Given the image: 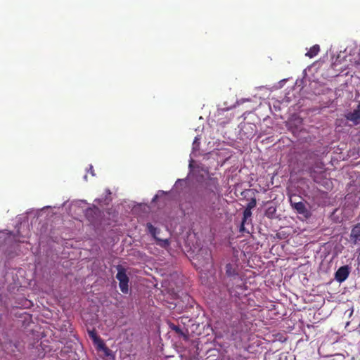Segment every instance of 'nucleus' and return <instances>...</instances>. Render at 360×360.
<instances>
[{
	"instance_id": "15",
	"label": "nucleus",
	"mask_w": 360,
	"mask_h": 360,
	"mask_svg": "<svg viewBox=\"0 0 360 360\" xmlns=\"http://www.w3.org/2000/svg\"><path fill=\"white\" fill-rule=\"evenodd\" d=\"M276 212V208L275 207H269L267 211H266V215L268 217H272V215L275 213Z\"/></svg>"
},
{
	"instance_id": "6",
	"label": "nucleus",
	"mask_w": 360,
	"mask_h": 360,
	"mask_svg": "<svg viewBox=\"0 0 360 360\" xmlns=\"http://www.w3.org/2000/svg\"><path fill=\"white\" fill-rule=\"evenodd\" d=\"M146 228L152 236L158 241V244L162 248H167L169 246V242L167 239L162 240L156 236L157 233H159V231L151 223H147Z\"/></svg>"
},
{
	"instance_id": "7",
	"label": "nucleus",
	"mask_w": 360,
	"mask_h": 360,
	"mask_svg": "<svg viewBox=\"0 0 360 360\" xmlns=\"http://www.w3.org/2000/svg\"><path fill=\"white\" fill-rule=\"evenodd\" d=\"M89 335L94 342L98 345V348L102 349L105 352V354L108 355V352L110 351L109 349L105 347L101 338L97 335L96 330H89Z\"/></svg>"
},
{
	"instance_id": "5",
	"label": "nucleus",
	"mask_w": 360,
	"mask_h": 360,
	"mask_svg": "<svg viewBox=\"0 0 360 360\" xmlns=\"http://www.w3.org/2000/svg\"><path fill=\"white\" fill-rule=\"evenodd\" d=\"M226 276L231 278H236L238 276V264L237 259L229 262L225 266Z\"/></svg>"
},
{
	"instance_id": "9",
	"label": "nucleus",
	"mask_w": 360,
	"mask_h": 360,
	"mask_svg": "<svg viewBox=\"0 0 360 360\" xmlns=\"http://www.w3.org/2000/svg\"><path fill=\"white\" fill-rule=\"evenodd\" d=\"M349 274V268L348 266H342L340 267L335 273V279L342 283L345 281Z\"/></svg>"
},
{
	"instance_id": "19",
	"label": "nucleus",
	"mask_w": 360,
	"mask_h": 360,
	"mask_svg": "<svg viewBox=\"0 0 360 360\" xmlns=\"http://www.w3.org/2000/svg\"><path fill=\"white\" fill-rule=\"evenodd\" d=\"M181 179H178L176 182V184H177L178 182L181 181Z\"/></svg>"
},
{
	"instance_id": "10",
	"label": "nucleus",
	"mask_w": 360,
	"mask_h": 360,
	"mask_svg": "<svg viewBox=\"0 0 360 360\" xmlns=\"http://www.w3.org/2000/svg\"><path fill=\"white\" fill-rule=\"evenodd\" d=\"M350 239L351 241L354 244H356L359 242H360V223L356 224L352 229L350 233Z\"/></svg>"
},
{
	"instance_id": "4",
	"label": "nucleus",
	"mask_w": 360,
	"mask_h": 360,
	"mask_svg": "<svg viewBox=\"0 0 360 360\" xmlns=\"http://www.w3.org/2000/svg\"><path fill=\"white\" fill-rule=\"evenodd\" d=\"M290 202L292 209H294L297 214L302 215L305 218L309 217L310 212L303 202H295L292 198H290Z\"/></svg>"
},
{
	"instance_id": "14",
	"label": "nucleus",
	"mask_w": 360,
	"mask_h": 360,
	"mask_svg": "<svg viewBox=\"0 0 360 360\" xmlns=\"http://www.w3.org/2000/svg\"><path fill=\"white\" fill-rule=\"evenodd\" d=\"M256 206V200L252 198L248 204L247 208L251 210Z\"/></svg>"
},
{
	"instance_id": "13",
	"label": "nucleus",
	"mask_w": 360,
	"mask_h": 360,
	"mask_svg": "<svg viewBox=\"0 0 360 360\" xmlns=\"http://www.w3.org/2000/svg\"><path fill=\"white\" fill-rule=\"evenodd\" d=\"M319 51H320V47L319 45L316 44V45H314L309 49V51L306 53L305 56L310 58H312L314 56H316L319 53Z\"/></svg>"
},
{
	"instance_id": "20",
	"label": "nucleus",
	"mask_w": 360,
	"mask_h": 360,
	"mask_svg": "<svg viewBox=\"0 0 360 360\" xmlns=\"http://www.w3.org/2000/svg\"><path fill=\"white\" fill-rule=\"evenodd\" d=\"M157 198H158V196H157V195H155V196L154 197V198H153V200H155Z\"/></svg>"
},
{
	"instance_id": "16",
	"label": "nucleus",
	"mask_w": 360,
	"mask_h": 360,
	"mask_svg": "<svg viewBox=\"0 0 360 360\" xmlns=\"http://www.w3.org/2000/svg\"><path fill=\"white\" fill-rule=\"evenodd\" d=\"M89 170H90L91 174H92V176H94L95 174H94V170L93 169V166L92 165L89 166Z\"/></svg>"
},
{
	"instance_id": "2",
	"label": "nucleus",
	"mask_w": 360,
	"mask_h": 360,
	"mask_svg": "<svg viewBox=\"0 0 360 360\" xmlns=\"http://www.w3.org/2000/svg\"><path fill=\"white\" fill-rule=\"evenodd\" d=\"M117 274L116 275V278L119 281V286L120 290L123 293H128L129 292V277L126 274V269L121 265L117 266Z\"/></svg>"
},
{
	"instance_id": "17",
	"label": "nucleus",
	"mask_w": 360,
	"mask_h": 360,
	"mask_svg": "<svg viewBox=\"0 0 360 360\" xmlns=\"http://www.w3.org/2000/svg\"><path fill=\"white\" fill-rule=\"evenodd\" d=\"M206 252H207V251H206ZM207 260L210 259H211L210 252V253H207Z\"/></svg>"
},
{
	"instance_id": "1",
	"label": "nucleus",
	"mask_w": 360,
	"mask_h": 360,
	"mask_svg": "<svg viewBox=\"0 0 360 360\" xmlns=\"http://www.w3.org/2000/svg\"><path fill=\"white\" fill-rule=\"evenodd\" d=\"M198 195L201 199L202 201V207H207L209 208L210 211L214 210V202L212 201V199L216 197V193L214 191H210L207 189H205L203 191H198Z\"/></svg>"
},
{
	"instance_id": "12",
	"label": "nucleus",
	"mask_w": 360,
	"mask_h": 360,
	"mask_svg": "<svg viewBox=\"0 0 360 360\" xmlns=\"http://www.w3.org/2000/svg\"><path fill=\"white\" fill-rule=\"evenodd\" d=\"M169 328L174 331L179 336L183 337L184 340L188 339V335L179 326L172 322L168 323Z\"/></svg>"
},
{
	"instance_id": "18",
	"label": "nucleus",
	"mask_w": 360,
	"mask_h": 360,
	"mask_svg": "<svg viewBox=\"0 0 360 360\" xmlns=\"http://www.w3.org/2000/svg\"><path fill=\"white\" fill-rule=\"evenodd\" d=\"M16 240H17L18 243H24V242H25V240H21V239H20V238L17 239Z\"/></svg>"
},
{
	"instance_id": "8",
	"label": "nucleus",
	"mask_w": 360,
	"mask_h": 360,
	"mask_svg": "<svg viewBox=\"0 0 360 360\" xmlns=\"http://www.w3.org/2000/svg\"><path fill=\"white\" fill-rule=\"evenodd\" d=\"M345 117L355 125L360 124V103L358 104L356 108L353 112H348Z\"/></svg>"
},
{
	"instance_id": "3",
	"label": "nucleus",
	"mask_w": 360,
	"mask_h": 360,
	"mask_svg": "<svg viewBox=\"0 0 360 360\" xmlns=\"http://www.w3.org/2000/svg\"><path fill=\"white\" fill-rule=\"evenodd\" d=\"M101 210L95 205L92 207L87 208L85 211V217L91 224H95L101 218Z\"/></svg>"
},
{
	"instance_id": "11",
	"label": "nucleus",
	"mask_w": 360,
	"mask_h": 360,
	"mask_svg": "<svg viewBox=\"0 0 360 360\" xmlns=\"http://www.w3.org/2000/svg\"><path fill=\"white\" fill-rule=\"evenodd\" d=\"M251 215H252L251 210L246 207L245 209V210L243 211V217L241 225L240 227V232L245 231V224L248 223V219L250 218Z\"/></svg>"
}]
</instances>
